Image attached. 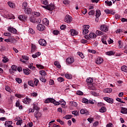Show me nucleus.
Returning <instances> with one entry per match:
<instances>
[{
    "instance_id": "1",
    "label": "nucleus",
    "mask_w": 127,
    "mask_h": 127,
    "mask_svg": "<svg viewBox=\"0 0 127 127\" xmlns=\"http://www.w3.org/2000/svg\"><path fill=\"white\" fill-rule=\"evenodd\" d=\"M101 31H104V32H107L109 30V28L106 25H101L100 28Z\"/></svg>"
},
{
    "instance_id": "2",
    "label": "nucleus",
    "mask_w": 127,
    "mask_h": 127,
    "mask_svg": "<svg viewBox=\"0 0 127 127\" xmlns=\"http://www.w3.org/2000/svg\"><path fill=\"white\" fill-rule=\"evenodd\" d=\"M37 28L39 31H43V30H45V26L42 25V24H40L37 25Z\"/></svg>"
},
{
    "instance_id": "3",
    "label": "nucleus",
    "mask_w": 127,
    "mask_h": 127,
    "mask_svg": "<svg viewBox=\"0 0 127 127\" xmlns=\"http://www.w3.org/2000/svg\"><path fill=\"white\" fill-rule=\"evenodd\" d=\"M89 28H90V26L88 25H84V30H83V34L84 35H86L89 32Z\"/></svg>"
},
{
    "instance_id": "4",
    "label": "nucleus",
    "mask_w": 127,
    "mask_h": 127,
    "mask_svg": "<svg viewBox=\"0 0 127 127\" xmlns=\"http://www.w3.org/2000/svg\"><path fill=\"white\" fill-rule=\"evenodd\" d=\"M64 21L67 23H70L72 21V17L69 15H66L64 19Z\"/></svg>"
},
{
    "instance_id": "5",
    "label": "nucleus",
    "mask_w": 127,
    "mask_h": 127,
    "mask_svg": "<svg viewBox=\"0 0 127 127\" xmlns=\"http://www.w3.org/2000/svg\"><path fill=\"white\" fill-rule=\"evenodd\" d=\"M18 17L22 21H26L27 20V17L26 15H20Z\"/></svg>"
},
{
    "instance_id": "6",
    "label": "nucleus",
    "mask_w": 127,
    "mask_h": 127,
    "mask_svg": "<svg viewBox=\"0 0 127 127\" xmlns=\"http://www.w3.org/2000/svg\"><path fill=\"white\" fill-rule=\"evenodd\" d=\"M104 100L107 102V103H109V104H113L114 103V99L112 98H110L109 97H104Z\"/></svg>"
},
{
    "instance_id": "7",
    "label": "nucleus",
    "mask_w": 127,
    "mask_h": 127,
    "mask_svg": "<svg viewBox=\"0 0 127 127\" xmlns=\"http://www.w3.org/2000/svg\"><path fill=\"white\" fill-rule=\"evenodd\" d=\"M39 43L40 45H42V46H46V41L44 39H40L39 41Z\"/></svg>"
},
{
    "instance_id": "8",
    "label": "nucleus",
    "mask_w": 127,
    "mask_h": 127,
    "mask_svg": "<svg viewBox=\"0 0 127 127\" xmlns=\"http://www.w3.org/2000/svg\"><path fill=\"white\" fill-rule=\"evenodd\" d=\"M8 31H10V32H11L12 33H14V34H16L17 33V30L14 28H11L9 27L8 29Z\"/></svg>"
},
{
    "instance_id": "9",
    "label": "nucleus",
    "mask_w": 127,
    "mask_h": 127,
    "mask_svg": "<svg viewBox=\"0 0 127 127\" xmlns=\"http://www.w3.org/2000/svg\"><path fill=\"white\" fill-rule=\"evenodd\" d=\"M74 60L73 58H67L66 60V63H68V64H71L74 62Z\"/></svg>"
},
{
    "instance_id": "10",
    "label": "nucleus",
    "mask_w": 127,
    "mask_h": 127,
    "mask_svg": "<svg viewBox=\"0 0 127 127\" xmlns=\"http://www.w3.org/2000/svg\"><path fill=\"white\" fill-rule=\"evenodd\" d=\"M34 116L36 118V119H39V118H40L41 116H42V114H41L40 112L36 111L34 113Z\"/></svg>"
},
{
    "instance_id": "11",
    "label": "nucleus",
    "mask_w": 127,
    "mask_h": 127,
    "mask_svg": "<svg viewBox=\"0 0 127 127\" xmlns=\"http://www.w3.org/2000/svg\"><path fill=\"white\" fill-rule=\"evenodd\" d=\"M103 62H104V60L101 58H98L96 60V64H98V65H99L101 63H103Z\"/></svg>"
},
{
    "instance_id": "12",
    "label": "nucleus",
    "mask_w": 127,
    "mask_h": 127,
    "mask_svg": "<svg viewBox=\"0 0 127 127\" xmlns=\"http://www.w3.org/2000/svg\"><path fill=\"white\" fill-rule=\"evenodd\" d=\"M80 113L81 115H89V111L86 109H81L80 111Z\"/></svg>"
},
{
    "instance_id": "13",
    "label": "nucleus",
    "mask_w": 127,
    "mask_h": 127,
    "mask_svg": "<svg viewBox=\"0 0 127 127\" xmlns=\"http://www.w3.org/2000/svg\"><path fill=\"white\" fill-rule=\"evenodd\" d=\"M70 33H71V35L72 36H74L75 35H77L78 34V32L77 31H76V30H74L73 29H71L70 30Z\"/></svg>"
},
{
    "instance_id": "14",
    "label": "nucleus",
    "mask_w": 127,
    "mask_h": 127,
    "mask_svg": "<svg viewBox=\"0 0 127 127\" xmlns=\"http://www.w3.org/2000/svg\"><path fill=\"white\" fill-rule=\"evenodd\" d=\"M47 9L48 10H53L54 9V4H50L48 5L47 6Z\"/></svg>"
},
{
    "instance_id": "15",
    "label": "nucleus",
    "mask_w": 127,
    "mask_h": 127,
    "mask_svg": "<svg viewBox=\"0 0 127 127\" xmlns=\"http://www.w3.org/2000/svg\"><path fill=\"white\" fill-rule=\"evenodd\" d=\"M31 102V99L28 98H25L23 101V103L26 104H29Z\"/></svg>"
},
{
    "instance_id": "16",
    "label": "nucleus",
    "mask_w": 127,
    "mask_h": 127,
    "mask_svg": "<svg viewBox=\"0 0 127 127\" xmlns=\"http://www.w3.org/2000/svg\"><path fill=\"white\" fill-rule=\"evenodd\" d=\"M89 37H90V38H91V39H94V38H96L97 37V35L94 33H91L89 34Z\"/></svg>"
},
{
    "instance_id": "17",
    "label": "nucleus",
    "mask_w": 127,
    "mask_h": 127,
    "mask_svg": "<svg viewBox=\"0 0 127 127\" xmlns=\"http://www.w3.org/2000/svg\"><path fill=\"white\" fill-rule=\"evenodd\" d=\"M55 66H56L57 68L58 69H60L61 68V65H60V63L57 61H55L54 63Z\"/></svg>"
},
{
    "instance_id": "18",
    "label": "nucleus",
    "mask_w": 127,
    "mask_h": 127,
    "mask_svg": "<svg viewBox=\"0 0 127 127\" xmlns=\"http://www.w3.org/2000/svg\"><path fill=\"white\" fill-rule=\"evenodd\" d=\"M16 107H18V108L20 110H22V109H23L22 106L20 105V103L19 102V101H16Z\"/></svg>"
},
{
    "instance_id": "19",
    "label": "nucleus",
    "mask_w": 127,
    "mask_h": 127,
    "mask_svg": "<svg viewBox=\"0 0 127 127\" xmlns=\"http://www.w3.org/2000/svg\"><path fill=\"white\" fill-rule=\"evenodd\" d=\"M121 113V114H127V109L125 107H122Z\"/></svg>"
},
{
    "instance_id": "20",
    "label": "nucleus",
    "mask_w": 127,
    "mask_h": 127,
    "mask_svg": "<svg viewBox=\"0 0 127 127\" xmlns=\"http://www.w3.org/2000/svg\"><path fill=\"white\" fill-rule=\"evenodd\" d=\"M43 22L45 25H48V24H49V20L47 19V18H44Z\"/></svg>"
},
{
    "instance_id": "21",
    "label": "nucleus",
    "mask_w": 127,
    "mask_h": 127,
    "mask_svg": "<svg viewBox=\"0 0 127 127\" xmlns=\"http://www.w3.org/2000/svg\"><path fill=\"white\" fill-rule=\"evenodd\" d=\"M112 88H106L103 90L104 93H112Z\"/></svg>"
},
{
    "instance_id": "22",
    "label": "nucleus",
    "mask_w": 127,
    "mask_h": 127,
    "mask_svg": "<svg viewBox=\"0 0 127 127\" xmlns=\"http://www.w3.org/2000/svg\"><path fill=\"white\" fill-rule=\"evenodd\" d=\"M96 15L95 16L96 17H100V16H101V10L97 9L96 11Z\"/></svg>"
},
{
    "instance_id": "23",
    "label": "nucleus",
    "mask_w": 127,
    "mask_h": 127,
    "mask_svg": "<svg viewBox=\"0 0 127 127\" xmlns=\"http://www.w3.org/2000/svg\"><path fill=\"white\" fill-rule=\"evenodd\" d=\"M27 2H24L22 4V8L23 9L25 10V9H27Z\"/></svg>"
},
{
    "instance_id": "24",
    "label": "nucleus",
    "mask_w": 127,
    "mask_h": 127,
    "mask_svg": "<svg viewBox=\"0 0 127 127\" xmlns=\"http://www.w3.org/2000/svg\"><path fill=\"white\" fill-rule=\"evenodd\" d=\"M121 70L126 73H127V66L123 65L121 67Z\"/></svg>"
},
{
    "instance_id": "25",
    "label": "nucleus",
    "mask_w": 127,
    "mask_h": 127,
    "mask_svg": "<svg viewBox=\"0 0 127 127\" xmlns=\"http://www.w3.org/2000/svg\"><path fill=\"white\" fill-rule=\"evenodd\" d=\"M36 49H37L36 46H35V45L33 44H32V49H31V52H34V51H35Z\"/></svg>"
},
{
    "instance_id": "26",
    "label": "nucleus",
    "mask_w": 127,
    "mask_h": 127,
    "mask_svg": "<svg viewBox=\"0 0 127 127\" xmlns=\"http://www.w3.org/2000/svg\"><path fill=\"white\" fill-rule=\"evenodd\" d=\"M5 90L7 92H9V93H11V92H12V90H11V89H10V87H9L8 86H5Z\"/></svg>"
},
{
    "instance_id": "27",
    "label": "nucleus",
    "mask_w": 127,
    "mask_h": 127,
    "mask_svg": "<svg viewBox=\"0 0 127 127\" xmlns=\"http://www.w3.org/2000/svg\"><path fill=\"white\" fill-rule=\"evenodd\" d=\"M10 125H12V122L11 121H6L4 124L5 127H8V126H10Z\"/></svg>"
},
{
    "instance_id": "28",
    "label": "nucleus",
    "mask_w": 127,
    "mask_h": 127,
    "mask_svg": "<svg viewBox=\"0 0 127 127\" xmlns=\"http://www.w3.org/2000/svg\"><path fill=\"white\" fill-rule=\"evenodd\" d=\"M24 10L26 12V13H27V14H30V13H31V9L30 8H27Z\"/></svg>"
},
{
    "instance_id": "29",
    "label": "nucleus",
    "mask_w": 127,
    "mask_h": 127,
    "mask_svg": "<svg viewBox=\"0 0 127 127\" xmlns=\"http://www.w3.org/2000/svg\"><path fill=\"white\" fill-rule=\"evenodd\" d=\"M41 53L40 52H37L34 55H32L33 58H36L37 57H38V56H40Z\"/></svg>"
},
{
    "instance_id": "30",
    "label": "nucleus",
    "mask_w": 127,
    "mask_h": 127,
    "mask_svg": "<svg viewBox=\"0 0 127 127\" xmlns=\"http://www.w3.org/2000/svg\"><path fill=\"white\" fill-rule=\"evenodd\" d=\"M23 72L25 74H26L27 75H29V72H30V69H25V68H24L23 69Z\"/></svg>"
},
{
    "instance_id": "31",
    "label": "nucleus",
    "mask_w": 127,
    "mask_h": 127,
    "mask_svg": "<svg viewBox=\"0 0 127 127\" xmlns=\"http://www.w3.org/2000/svg\"><path fill=\"white\" fill-rule=\"evenodd\" d=\"M71 118H73V115H69L64 116V119H65L66 120H70V119H71Z\"/></svg>"
},
{
    "instance_id": "32",
    "label": "nucleus",
    "mask_w": 127,
    "mask_h": 127,
    "mask_svg": "<svg viewBox=\"0 0 127 127\" xmlns=\"http://www.w3.org/2000/svg\"><path fill=\"white\" fill-rule=\"evenodd\" d=\"M8 5H9V6L10 7H12V8H13L14 7V6H15V5L14 4V3L11 2V1H9L8 2Z\"/></svg>"
},
{
    "instance_id": "33",
    "label": "nucleus",
    "mask_w": 127,
    "mask_h": 127,
    "mask_svg": "<svg viewBox=\"0 0 127 127\" xmlns=\"http://www.w3.org/2000/svg\"><path fill=\"white\" fill-rule=\"evenodd\" d=\"M70 105L72 107H77V106H78V104H77V103L75 102H70Z\"/></svg>"
},
{
    "instance_id": "34",
    "label": "nucleus",
    "mask_w": 127,
    "mask_h": 127,
    "mask_svg": "<svg viewBox=\"0 0 127 127\" xmlns=\"http://www.w3.org/2000/svg\"><path fill=\"white\" fill-rule=\"evenodd\" d=\"M106 54V55H109V56H111L112 55H114L115 52L113 51H109V52H107Z\"/></svg>"
},
{
    "instance_id": "35",
    "label": "nucleus",
    "mask_w": 127,
    "mask_h": 127,
    "mask_svg": "<svg viewBox=\"0 0 127 127\" xmlns=\"http://www.w3.org/2000/svg\"><path fill=\"white\" fill-rule=\"evenodd\" d=\"M16 81L18 83V84H21L22 82V79L21 78H19L18 77H17L15 78Z\"/></svg>"
},
{
    "instance_id": "36",
    "label": "nucleus",
    "mask_w": 127,
    "mask_h": 127,
    "mask_svg": "<svg viewBox=\"0 0 127 127\" xmlns=\"http://www.w3.org/2000/svg\"><path fill=\"white\" fill-rule=\"evenodd\" d=\"M39 73L41 76H46V72H45V70H40Z\"/></svg>"
},
{
    "instance_id": "37",
    "label": "nucleus",
    "mask_w": 127,
    "mask_h": 127,
    "mask_svg": "<svg viewBox=\"0 0 127 127\" xmlns=\"http://www.w3.org/2000/svg\"><path fill=\"white\" fill-rule=\"evenodd\" d=\"M105 3H106L108 6H111V5H113V3L111 1L106 0L105 1Z\"/></svg>"
},
{
    "instance_id": "38",
    "label": "nucleus",
    "mask_w": 127,
    "mask_h": 127,
    "mask_svg": "<svg viewBox=\"0 0 127 127\" xmlns=\"http://www.w3.org/2000/svg\"><path fill=\"white\" fill-rule=\"evenodd\" d=\"M86 82L87 83H89L90 84H91V83H93V79L91 77H88L86 79Z\"/></svg>"
},
{
    "instance_id": "39",
    "label": "nucleus",
    "mask_w": 127,
    "mask_h": 127,
    "mask_svg": "<svg viewBox=\"0 0 127 127\" xmlns=\"http://www.w3.org/2000/svg\"><path fill=\"white\" fill-rule=\"evenodd\" d=\"M28 84L29 86H31V87H34V83H33V81L32 80H29L28 81Z\"/></svg>"
},
{
    "instance_id": "40",
    "label": "nucleus",
    "mask_w": 127,
    "mask_h": 127,
    "mask_svg": "<svg viewBox=\"0 0 127 127\" xmlns=\"http://www.w3.org/2000/svg\"><path fill=\"white\" fill-rule=\"evenodd\" d=\"M14 39H5L4 41H5V42H10V43H12V41H14Z\"/></svg>"
},
{
    "instance_id": "41",
    "label": "nucleus",
    "mask_w": 127,
    "mask_h": 127,
    "mask_svg": "<svg viewBox=\"0 0 127 127\" xmlns=\"http://www.w3.org/2000/svg\"><path fill=\"white\" fill-rule=\"evenodd\" d=\"M106 111H107V110L105 107H101V108L99 110V112H100V113H105Z\"/></svg>"
},
{
    "instance_id": "42",
    "label": "nucleus",
    "mask_w": 127,
    "mask_h": 127,
    "mask_svg": "<svg viewBox=\"0 0 127 127\" xmlns=\"http://www.w3.org/2000/svg\"><path fill=\"white\" fill-rule=\"evenodd\" d=\"M96 33L97 35H99V36L103 35L104 34V33L102 31H100L98 30L96 31Z\"/></svg>"
},
{
    "instance_id": "43",
    "label": "nucleus",
    "mask_w": 127,
    "mask_h": 127,
    "mask_svg": "<svg viewBox=\"0 0 127 127\" xmlns=\"http://www.w3.org/2000/svg\"><path fill=\"white\" fill-rule=\"evenodd\" d=\"M65 77L67 79H72V75H71V74H69V73H66L65 75Z\"/></svg>"
},
{
    "instance_id": "44",
    "label": "nucleus",
    "mask_w": 127,
    "mask_h": 127,
    "mask_svg": "<svg viewBox=\"0 0 127 127\" xmlns=\"http://www.w3.org/2000/svg\"><path fill=\"white\" fill-rule=\"evenodd\" d=\"M30 21L31 22H33V23H35V18L32 16L30 18Z\"/></svg>"
},
{
    "instance_id": "45",
    "label": "nucleus",
    "mask_w": 127,
    "mask_h": 127,
    "mask_svg": "<svg viewBox=\"0 0 127 127\" xmlns=\"http://www.w3.org/2000/svg\"><path fill=\"white\" fill-rule=\"evenodd\" d=\"M34 80V84L35 86H37L39 84V80L37 78H35Z\"/></svg>"
},
{
    "instance_id": "46",
    "label": "nucleus",
    "mask_w": 127,
    "mask_h": 127,
    "mask_svg": "<svg viewBox=\"0 0 127 127\" xmlns=\"http://www.w3.org/2000/svg\"><path fill=\"white\" fill-rule=\"evenodd\" d=\"M60 105H62L63 106H65L66 105V102L64 100L60 101Z\"/></svg>"
},
{
    "instance_id": "47",
    "label": "nucleus",
    "mask_w": 127,
    "mask_h": 127,
    "mask_svg": "<svg viewBox=\"0 0 127 127\" xmlns=\"http://www.w3.org/2000/svg\"><path fill=\"white\" fill-rule=\"evenodd\" d=\"M11 69L13 70V71H16L17 69V67L15 65H13L11 66Z\"/></svg>"
},
{
    "instance_id": "48",
    "label": "nucleus",
    "mask_w": 127,
    "mask_h": 127,
    "mask_svg": "<svg viewBox=\"0 0 127 127\" xmlns=\"http://www.w3.org/2000/svg\"><path fill=\"white\" fill-rule=\"evenodd\" d=\"M94 14H95V10H91L88 13L89 15H93Z\"/></svg>"
},
{
    "instance_id": "49",
    "label": "nucleus",
    "mask_w": 127,
    "mask_h": 127,
    "mask_svg": "<svg viewBox=\"0 0 127 127\" xmlns=\"http://www.w3.org/2000/svg\"><path fill=\"white\" fill-rule=\"evenodd\" d=\"M88 100L86 98H83L82 99V103H84V104H88Z\"/></svg>"
},
{
    "instance_id": "50",
    "label": "nucleus",
    "mask_w": 127,
    "mask_h": 127,
    "mask_svg": "<svg viewBox=\"0 0 127 127\" xmlns=\"http://www.w3.org/2000/svg\"><path fill=\"white\" fill-rule=\"evenodd\" d=\"M90 93L91 95H93V96H99V94L97 93V92H95V91H91Z\"/></svg>"
},
{
    "instance_id": "51",
    "label": "nucleus",
    "mask_w": 127,
    "mask_h": 127,
    "mask_svg": "<svg viewBox=\"0 0 127 127\" xmlns=\"http://www.w3.org/2000/svg\"><path fill=\"white\" fill-rule=\"evenodd\" d=\"M53 34H54V35H58V34H59V31H58V30H54L53 31Z\"/></svg>"
},
{
    "instance_id": "52",
    "label": "nucleus",
    "mask_w": 127,
    "mask_h": 127,
    "mask_svg": "<svg viewBox=\"0 0 127 127\" xmlns=\"http://www.w3.org/2000/svg\"><path fill=\"white\" fill-rule=\"evenodd\" d=\"M58 82H60V83H61L62 82H63L64 81V78L63 77H59L58 78Z\"/></svg>"
},
{
    "instance_id": "53",
    "label": "nucleus",
    "mask_w": 127,
    "mask_h": 127,
    "mask_svg": "<svg viewBox=\"0 0 127 127\" xmlns=\"http://www.w3.org/2000/svg\"><path fill=\"white\" fill-rule=\"evenodd\" d=\"M33 14H34V16H40V13H39L38 12H34Z\"/></svg>"
},
{
    "instance_id": "54",
    "label": "nucleus",
    "mask_w": 127,
    "mask_h": 127,
    "mask_svg": "<svg viewBox=\"0 0 127 127\" xmlns=\"http://www.w3.org/2000/svg\"><path fill=\"white\" fill-rule=\"evenodd\" d=\"M40 80L43 83H45V82H46V79L42 77H40Z\"/></svg>"
},
{
    "instance_id": "55",
    "label": "nucleus",
    "mask_w": 127,
    "mask_h": 127,
    "mask_svg": "<svg viewBox=\"0 0 127 127\" xmlns=\"http://www.w3.org/2000/svg\"><path fill=\"white\" fill-rule=\"evenodd\" d=\"M22 57L23 59H24V60H26L27 61V60H29V58L26 56H22Z\"/></svg>"
},
{
    "instance_id": "56",
    "label": "nucleus",
    "mask_w": 127,
    "mask_h": 127,
    "mask_svg": "<svg viewBox=\"0 0 127 127\" xmlns=\"http://www.w3.org/2000/svg\"><path fill=\"white\" fill-rule=\"evenodd\" d=\"M36 66L37 68H39V69H43V68H44V66L41 64H36Z\"/></svg>"
},
{
    "instance_id": "57",
    "label": "nucleus",
    "mask_w": 127,
    "mask_h": 127,
    "mask_svg": "<svg viewBox=\"0 0 127 127\" xmlns=\"http://www.w3.org/2000/svg\"><path fill=\"white\" fill-rule=\"evenodd\" d=\"M77 95H78L79 96H82L83 92L80 90H78L76 92Z\"/></svg>"
},
{
    "instance_id": "58",
    "label": "nucleus",
    "mask_w": 127,
    "mask_h": 127,
    "mask_svg": "<svg viewBox=\"0 0 127 127\" xmlns=\"http://www.w3.org/2000/svg\"><path fill=\"white\" fill-rule=\"evenodd\" d=\"M29 32H30V33H31V34H34V30H33V29H32V28H30L29 29Z\"/></svg>"
},
{
    "instance_id": "59",
    "label": "nucleus",
    "mask_w": 127,
    "mask_h": 127,
    "mask_svg": "<svg viewBox=\"0 0 127 127\" xmlns=\"http://www.w3.org/2000/svg\"><path fill=\"white\" fill-rule=\"evenodd\" d=\"M77 54L79 55V56H80V57H81V58H82L83 59V58H84V55H83V54L81 52H77Z\"/></svg>"
},
{
    "instance_id": "60",
    "label": "nucleus",
    "mask_w": 127,
    "mask_h": 127,
    "mask_svg": "<svg viewBox=\"0 0 127 127\" xmlns=\"http://www.w3.org/2000/svg\"><path fill=\"white\" fill-rule=\"evenodd\" d=\"M42 3H43V4H45L46 5L47 4H48V1H47V0H42Z\"/></svg>"
},
{
    "instance_id": "61",
    "label": "nucleus",
    "mask_w": 127,
    "mask_h": 127,
    "mask_svg": "<svg viewBox=\"0 0 127 127\" xmlns=\"http://www.w3.org/2000/svg\"><path fill=\"white\" fill-rule=\"evenodd\" d=\"M60 28L62 30H64V29H66V25H62V26H61Z\"/></svg>"
},
{
    "instance_id": "62",
    "label": "nucleus",
    "mask_w": 127,
    "mask_h": 127,
    "mask_svg": "<svg viewBox=\"0 0 127 127\" xmlns=\"http://www.w3.org/2000/svg\"><path fill=\"white\" fill-rule=\"evenodd\" d=\"M72 115H74V116H78V112L77 111H73L72 112Z\"/></svg>"
},
{
    "instance_id": "63",
    "label": "nucleus",
    "mask_w": 127,
    "mask_h": 127,
    "mask_svg": "<svg viewBox=\"0 0 127 127\" xmlns=\"http://www.w3.org/2000/svg\"><path fill=\"white\" fill-rule=\"evenodd\" d=\"M63 2L64 4H66V5H67V4H69V1L68 0H64L63 1Z\"/></svg>"
},
{
    "instance_id": "64",
    "label": "nucleus",
    "mask_w": 127,
    "mask_h": 127,
    "mask_svg": "<svg viewBox=\"0 0 127 127\" xmlns=\"http://www.w3.org/2000/svg\"><path fill=\"white\" fill-rule=\"evenodd\" d=\"M49 84L51 85V86H52L53 85H54V80L51 79L49 81Z\"/></svg>"
}]
</instances>
